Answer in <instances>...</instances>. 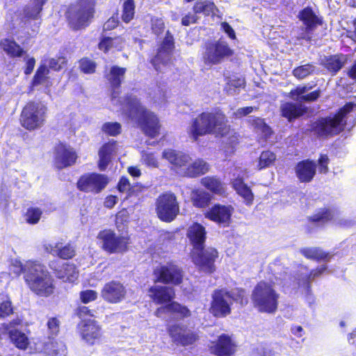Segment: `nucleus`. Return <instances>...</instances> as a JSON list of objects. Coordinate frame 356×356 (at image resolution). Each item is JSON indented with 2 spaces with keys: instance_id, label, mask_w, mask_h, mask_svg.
<instances>
[{
  "instance_id": "1",
  "label": "nucleus",
  "mask_w": 356,
  "mask_h": 356,
  "mask_svg": "<svg viewBox=\"0 0 356 356\" xmlns=\"http://www.w3.org/2000/svg\"><path fill=\"white\" fill-rule=\"evenodd\" d=\"M126 68L113 66L107 74V79L113 88L111 95V101L113 104L120 105L122 112L130 119L138 123L145 133L154 138L159 134L160 125L156 115L149 111H147L135 96H129L124 99L122 103L119 97L118 88L123 81Z\"/></svg>"
},
{
  "instance_id": "2",
  "label": "nucleus",
  "mask_w": 356,
  "mask_h": 356,
  "mask_svg": "<svg viewBox=\"0 0 356 356\" xmlns=\"http://www.w3.org/2000/svg\"><path fill=\"white\" fill-rule=\"evenodd\" d=\"M204 227L199 223H193L188 229L187 236L193 246V259L195 265L207 273L214 270V261L218 256V251L213 248L203 250L206 240Z\"/></svg>"
},
{
  "instance_id": "3",
  "label": "nucleus",
  "mask_w": 356,
  "mask_h": 356,
  "mask_svg": "<svg viewBox=\"0 0 356 356\" xmlns=\"http://www.w3.org/2000/svg\"><path fill=\"white\" fill-rule=\"evenodd\" d=\"M24 274L29 287L37 295L48 297L54 293V280L44 266L27 261L24 265Z\"/></svg>"
},
{
  "instance_id": "4",
  "label": "nucleus",
  "mask_w": 356,
  "mask_h": 356,
  "mask_svg": "<svg viewBox=\"0 0 356 356\" xmlns=\"http://www.w3.org/2000/svg\"><path fill=\"white\" fill-rule=\"evenodd\" d=\"M226 118L222 113H202L194 118L188 129L189 137L197 141L200 137L207 134L224 133L226 131Z\"/></svg>"
},
{
  "instance_id": "5",
  "label": "nucleus",
  "mask_w": 356,
  "mask_h": 356,
  "mask_svg": "<svg viewBox=\"0 0 356 356\" xmlns=\"http://www.w3.org/2000/svg\"><path fill=\"white\" fill-rule=\"evenodd\" d=\"M355 111L356 103H347L334 116L322 118L316 122L314 127V131L319 136L338 134L344 129L346 115Z\"/></svg>"
},
{
  "instance_id": "6",
  "label": "nucleus",
  "mask_w": 356,
  "mask_h": 356,
  "mask_svg": "<svg viewBox=\"0 0 356 356\" xmlns=\"http://www.w3.org/2000/svg\"><path fill=\"white\" fill-rule=\"evenodd\" d=\"M251 298L254 307L260 312L270 314L277 310L279 294L267 282L258 283L252 291Z\"/></svg>"
},
{
  "instance_id": "7",
  "label": "nucleus",
  "mask_w": 356,
  "mask_h": 356,
  "mask_svg": "<svg viewBox=\"0 0 356 356\" xmlns=\"http://www.w3.org/2000/svg\"><path fill=\"white\" fill-rule=\"evenodd\" d=\"M95 0H79L70 6L67 12V18L70 27L79 30L87 26L93 18Z\"/></svg>"
},
{
  "instance_id": "8",
  "label": "nucleus",
  "mask_w": 356,
  "mask_h": 356,
  "mask_svg": "<svg viewBox=\"0 0 356 356\" xmlns=\"http://www.w3.org/2000/svg\"><path fill=\"white\" fill-rule=\"evenodd\" d=\"M97 238L102 248L110 254L126 252L129 243V238L127 236L118 235L111 229L101 231Z\"/></svg>"
},
{
  "instance_id": "9",
  "label": "nucleus",
  "mask_w": 356,
  "mask_h": 356,
  "mask_svg": "<svg viewBox=\"0 0 356 356\" xmlns=\"http://www.w3.org/2000/svg\"><path fill=\"white\" fill-rule=\"evenodd\" d=\"M179 211V204L173 193H166L158 197L156 212L161 220L171 222L175 218Z\"/></svg>"
},
{
  "instance_id": "10",
  "label": "nucleus",
  "mask_w": 356,
  "mask_h": 356,
  "mask_svg": "<svg viewBox=\"0 0 356 356\" xmlns=\"http://www.w3.org/2000/svg\"><path fill=\"white\" fill-rule=\"evenodd\" d=\"M46 106L40 102H31L24 108V127L33 130L42 126L44 121Z\"/></svg>"
},
{
  "instance_id": "11",
  "label": "nucleus",
  "mask_w": 356,
  "mask_h": 356,
  "mask_svg": "<svg viewBox=\"0 0 356 356\" xmlns=\"http://www.w3.org/2000/svg\"><path fill=\"white\" fill-rule=\"evenodd\" d=\"M154 274L156 282L172 285L180 284L184 277L181 268L172 262L156 267Z\"/></svg>"
},
{
  "instance_id": "12",
  "label": "nucleus",
  "mask_w": 356,
  "mask_h": 356,
  "mask_svg": "<svg viewBox=\"0 0 356 356\" xmlns=\"http://www.w3.org/2000/svg\"><path fill=\"white\" fill-rule=\"evenodd\" d=\"M58 350H51L47 342H42L38 338H29L24 333V351L31 354L43 353L50 356H65L67 348L63 343H57Z\"/></svg>"
},
{
  "instance_id": "13",
  "label": "nucleus",
  "mask_w": 356,
  "mask_h": 356,
  "mask_svg": "<svg viewBox=\"0 0 356 356\" xmlns=\"http://www.w3.org/2000/svg\"><path fill=\"white\" fill-rule=\"evenodd\" d=\"M48 0H31L29 5L24 9V32L26 31L31 39L38 31V26L36 22L32 25L29 20H35L40 18L43 6Z\"/></svg>"
},
{
  "instance_id": "14",
  "label": "nucleus",
  "mask_w": 356,
  "mask_h": 356,
  "mask_svg": "<svg viewBox=\"0 0 356 356\" xmlns=\"http://www.w3.org/2000/svg\"><path fill=\"white\" fill-rule=\"evenodd\" d=\"M108 183L106 176L97 173H87L78 180L77 188L84 193L97 194L104 190Z\"/></svg>"
},
{
  "instance_id": "15",
  "label": "nucleus",
  "mask_w": 356,
  "mask_h": 356,
  "mask_svg": "<svg viewBox=\"0 0 356 356\" xmlns=\"http://www.w3.org/2000/svg\"><path fill=\"white\" fill-rule=\"evenodd\" d=\"M232 54V51L225 42H209L206 44L203 59L207 64L215 65Z\"/></svg>"
},
{
  "instance_id": "16",
  "label": "nucleus",
  "mask_w": 356,
  "mask_h": 356,
  "mask_svg": "<svg viewBox=\"0 0 356 356\" xmlns=\"http://www.w3.org/2000/svg\"><path fill=\"white\" fill-rule=\"evenodd\" d=\"M211 312L218 317H224L231 312L229 293L225 289L215 291L212 295Z\"/></svg>"
},
{
  "instance_id": "17",
  "label": "nucleus",
  "mask_w": 356,
  "mask_h": 356,
  "mask_svg": "<svg viewBox=\"0 0 356 356\" xmlns=\"http://www.w3.org/2000/svg\"><path fill=\"white\" fill-rule=\"evenodd\" d=\"M167 330L172 341L177 344L188 346L197 339V334L188 330L187 327L182 323L170 325Z\"/></svg>"
},
{
  "instance_id": "18",
  "label": "nucleus",
  "mask_w": 356,
  "mask_h": 356,
  "mask_svg": "<svg viewBox=\"0 0 356 356\" xmlns=\"http://www.w3.org/2000/svg\"><path fill=\"white\" fill-rule=\"evenodd\" d=\"M174 48L172 36L166 37L159 49L157 55L152 59V63L156 71L165 72L170 66L171 52Z\"/></svg>"
},
{
  "instance_id": "19",
  "label": "nucleus",
  "mask_w": 356,
  "mask_h": 356,
  "mask_svg": "<svg viewBox=\"0 0 356 356\" xmlns=\"http://www.w3.org/2000/svg\"><path fill=\"white\" fill-rule=\"evenodd\" d=\"M126 293V289L122 283L118 281H111L103 286L101 291V297L107 302L116 304L125 298Z\"/></svg>"
},
{
  "instance_id": "20",
  "label": "nucleus",
  "mask_w": 356,
  "mask_h": 356,
  "mask_svg": "<svg viewBox=\"0 0 356 356\" xmlns=\"http://www.w3.org/2000/svg\"><path fill=\"white\" fill-rule=\"evenodd\" d=\"M162 158L167 160L172 165V169L181 176L182 172L192 161L188 154L172 149H164Z\"/></svg>"
},
{
  "instance_id": "21",
  "label": "nucleus",
  "mask_w": 356,
  "mask_h": 356,
  "mask_svg": "<svg viewBox=\"0 0 356 356\" xmlns=\"http://www.w3.org/2000/svg\"><path fill=\"white\" fill-rule=\"evenodd\" d=\"M298 17L305 25V31L300 34L299 38L307 41L312 39V33L321 24V19L314 13L310 8H306L299 13Z\"/></svg>"
},
{
  "instance_id": "22",
  "label": "nucleus",
  "mask_w": 356,
  "mask_h": 356,
  "mask_svg": "<svg viewBox=\"0 0 356 356\" xmlns=\"http://www.w3.org/2000/svg\"><path fill=\"white\" fill-rule=\"evenodd\" d=\"M79 330L82 339L91 345L95 343L102 335L100 326L91 318L81 320Z\"/></svg>"
},
{
  "instance_id": "23",
  "label": "nucleus",
  "mask_w": 356,
  "mask_h": 356,
  "mask_svg": "<svg viewBox=\"0 0 356 356\" xmlns=\"http://www.w3.org/2000/svg\"><path fill=\"white\" fill-rule=\"evenodd\" d=\"M77 156L73 148L59 144L55 148V165L57 168L62 169L75 163Z\"/></svg>"
},
{
  "instance_id": "24",
  "label": "nucleus",
  "mask_w": 356,
  "mask_h": 356,
  "mask_svg": "<svg viewBox=\"0 0 356 356\" xmlns=\"http://www.w3.org/2000/svg\"><path fill=\"white\" fill-rule=\"evenodd\" d=\"M147 294L155 304L162 305L174 299L175 292L172 287L154 284L148 289Z\"/></svg>"
},
{
  "instance_id": "25",
  "label": "nucleus",
  "mask_w": 356,
  "mask_h": 356,
  "mask_svg": "<svg viewBox=\"0 0 356 356\" xmlns=\"http://www.w3.org/2000/svg\"><path fill=\"white\" fill-rule=\"evenodd\" d=\"M234 208L230 205H214L205 214L206 218L219 224L227 225L233 213Z\"/></svg>"
},
{
  "instance_id": "26",
  "label": "nucleus",
  "mask_w": 356,
  "mask_h": 356,
  "mask_svg": "<svg viewBox=\"0 0 356 356\" xmlns=\"http://www.w3.org/2000/svg\"><path fill=\"white\" fill-rule=\"evenodd\" d=\"M51 85V72L47 66V63H40L31 81L28 92L31 93L35 89L39 90L38 87L40 86L47 88Z\"/></svg>"
},
{
  "instance_id": "27",
  "label": "nucleus",
  "mask_w": 356,
  "mask_h": 356,
  "mask_svg": "<svg viewBox=\"0 0 356 356\" xmlns=\"http://www.w3.org/2000/svg\"><path fill=\"white\" fill-rule=\"evenodd\" d=\"M20 319L13 321L9 324L1 323L0 324V338L9 334V337L11 341L19 349L22 348V334L21 331L17 328V326L20 325Z\"/></svg>"
},
{
  "instance_id": "28",
  "label": "nucleus",
  "mask_w": 356,
  "mask_h": 356,
  "mask_svg": "<svg viewBox=\"0 0 356 356\" xmlns=\"http://www.w3.org/2000/svg\"><path fill=\"white\" fill-rule=\"evenodd\" d=\"M311 219L318 224H324L330 220H332L334 224L343 227H349L353 224L352 220L341 217L339 213L330 210L319 212L314 215Z\"/></svg>"
},
{
  "instance_id": "29",
  "label": "nucleus",
  "mask_w": 356,
  "mask_h": 356,
  "mask_svg": "<svg viewBox=\"0 0 356 356\" xmlns=\"http://www.w3.org/2000/svg\"><path fill=\"white\" fill-rule=\"evenodd\" d=\"M236 350V343L227 334L220 335L218 342L211 346V351L218 356H232Z\"/></svg>"
},
{
  "instance_id": "30",
  "label": "nucleus",
  "mask_w": 356,
  "mask_h": 356,
  "mask_svg": "<svg viewBox=\"0 0 356 356\" xmlns=\"http://www.w3.org/2000/svg\"><path fill=\"white\" fill-rule=\"evenodd\" d=\"M46 252L63 259L72 258L75 254L74 248L70 245H63L62 243H49L44 245Z\"/></svg>"
},
{
  "instance_id": "31",
  "label": "nucleus",
  "mask_w": 356,
  "mask_h": 356,
  "mask_svg": "<svg viewBox=\"0 0 356 356\" xmlns=\"http://www.w3.org/2000/svg\"><path fill=\"white\" fill-rule=\"evenodd\" d=\"M316 165L315 162L306 160L300 161L296 168L298 178L301 182H309L316 174Z\"/></svg>"
},
{
  "instance_id": "32",
  "label": "nucleus",
  "mask_w": 356,
  "mask_h": 356,
  "mask_svg": "<svg viewBox=\"0 0 356 356\" xmlns=\"http://www.w3.org/2000/svg\"><path fill=\"white\" fill-rule=\"evenodd\" d=\"M209 170V165L203 159H198L192 161L187 165L186 168L182 172V176L188 177H197L207 173Z\"/></svg>"
},
{
  "instance_id": "33",
  "label": "nucleus",
  "mask_w": 356,
  "mask_h": 356,
  "mask_svg": "<svg viewBox=\"0 0 356 356\" xmlns=\"http://www.w3.org/2000/svg\"><path fill=\"white\" fill-rule=\"evenodd\" d=\"M312 89V86H300L292 90L290 92V97L300 102H313L317 99L320 96V91L315 90L309 94L305 95L309 90Z\"/></svg>"
},
{
  "instance_id": "34",
  "label": "nucleus",
  "mask_w": 356,
  "mask_h": 356,
  "mask_svg": "<svg viewBox=\"0 0 356 356\" xmlns=\"http://www.w3.org/2000/svg\"><path fill=\"white\" fill-rule=\"evenodd\" d=\"M54 265L53 263L50 266L55 270L58 278L69 282H74L77 279L79 273L74 264H65L60 269L55 268Z\"/></svg>"
},
{
  "instance_id": "35",
  "label": "nucleus",
  "mask_w": 356,
  "mask_h": 356,
  "mask_svg": "<svg viewBox=\"0 0 356 356\" xmlns=\"http://www.w3.org/2000/svg\"><path fill=\"white\" fill-rule=\"evenodd\" d=\"M116 141L112 140L104 145L99 151V168L101 170L106 169L111 161V155L115 152Z\"/></svg>"
},
{
  "instance_id": "36",
  "label": "nucleus",
  "mask_w": 356,
  "mask_h": 356,
  "mask_svg": "<svg viewBox=\"0 0 356 356\" xmlns=\"http://www.w3.org/2000/svg\"><path fill=\"white\" fill-rule=\"evenodd\" d=\"M201 184L215 194L221 195L225 193V184L216 177H205L201 179Z\"/></svg>"
},
{
  "instance_id": "37",
  "label": "nucleus",
  "mask_w": 356,
  "mask_h": 356,
  "mask_svg": "<svg viewBox=\"0 0 356 356\" xmlns=\"http://www.w3.org/2000/svg\"><path fill=\"white\" fill-rule=\"evenodd\" d=\"M233 188L237 193L245 200L247 204H251L253 200V194L250 188L244 184L241 178H236L232 182Z\"/></svg>"
},
{
  "instance_id": "38",
  "label": "nucleus",
  "mask_w": 356,
  "mask_h": 356,
  "mask_svg": "<svg viewBox=\"0 0 356 356\" xmlns=\"http://www.w3.org/2000/svg\"><path fill=\"white\" fill-rule=\"evenodd\" d=\"M280 111L282 115L288 119L289 121L296 119L303 113V111L301 107L298 106L295 104L289 102L282 104L280 106Z\"/></svg>"
},
{
  "instance_id": "39",
  "label": "nucleus",
  "mask_w": 356,
  "mask_h": 356,
  "mask_svg": "<svg viewBox=\"0 0 356 356\" xmlns=\"http://www.w3.org/2000/svg\"><path fill=\"white\" fill-rule=\"evenodd\" d=\"M216 11H218V8L214 3L209 0L197 2L193 6V12L195 14L202 13L205 16L216 15Z\"/></svg>"
},
{
  "instance_id": "40",
  "label": "nucleus",
  "mask_w": 356,
  "mask_h": 356,
  "mask_svg": "<svg viewBox=\"0 0 356 356\" xmlns=\"http://www.w3.org/2000/svg\"><path fill=\"white\" fill-rule=\"evenodd\" d=\"M346 61V56L343 54L334 55L327 58L324 65L328 70L337 72L344 65Z\"/></svg>"
},
{
  "instance_id": "41",
  "label": "nucleus",
  "mask_w": 356,
  "mask_h": 356,
  "mask_svg": "<svg viewBox=\"0 0 356 356\" xmlns=\"http://www.w3.org/2000/svg\"><path fill=\"white\" fill-rule=\"evenodd\" d=\"M249 122L255 131L263 137L266 138L271 135V129L265 123L263 119L260 118H251L249 119Z\"/></svg>"
},
{
  "instance_id": "42",
  "label": "nucleus",
  "mask_w": 356,
  "mask_h": 356,
  "mask_svg": "<svg viewBox=\"0 0 356 356\" xmlns=\"http://www.w3.org/2000/svg\"><path fill=\"white\" fill-rule=\"evenodd\" d=\"M0 45L3 51L11 56H19L22 52L20 46L10 39L1 40Z\"/></svg>"
},
{
  "instance_id": "43",
  "label": "nucleus",
  "mask_w": 356,
  "mask_h": 356,
  "mask_svg": "<svg viewBox=\"0 0 356 356\" xmlns=\"http://www.w3.org/2000/svg\"><path fill=\"white\" fill-rule=\"evenodd\" d=\"M191 199L195 207L203 208L207 205L209 201V195L203 191L195 190L192 192Z\"/></svg>"
},
{
  "instance_id": "44",
  "label": "nucleus",
  "mask_w": 356,
  "mask_h": 356,
  "mask_svg": "<svg viewBox=\"0 0 356 356\" xmlns=\"http://www.w3.org/2000/svg\"><path fill=\"white\" fill-rule=\"evenodd\" d=\"M301 252L308 259L324 260L330 257L327 253L316 248H305L301 250Z\"/></svg>"
},
{
  "instance_id": "45",
  "label": "nucleus",
  "mask_w": 356,
  "mask_h": 356,
  "mask_svg": "<svg viewBox=\"0 0 356 356\" xmlns=\"http://www.w3.org/2000/svg\"><path fill=\"white\" fill-rule=\"evenodd\" d=\"M276 160L275 154L270 151L263 152L259 159L258 169L262 170L270 167Z\"/></svg>"
},
{
  "instance_id": "46",
  "label": "nucleus",
  "mask_w": 356,
  "mask_h": 356,
  "mask_svg": "<svg viewBox=\"0 0 356 356\" xmlns=\"http://www.w3.org/2000/svg\"><path fill=\"white\" fill-rule=\"evenodd\" d=\"M135 5L133 0H126L123 3L122 19L126 22L129 23L134 16Z\"/></svg>"
},
{
  "instance_id": "47",
  "label": "nucleus",
  "mask_w": 356,
  "mask_h": 356,
  "mask_svg": "<svg viewBox=\"0 0 356 356\" xmlns=\"http://www.w3.org/2000/svg\"><path fill=\"white\" fill-rule=\"evenodd\" d=\"M170 314L177 315L180 318H186L191 316L190 310L185 306L172 302L170 304Z\"/></svg>"
},
{
  "instance_id": "48",
  "label": "nucleus",
  "mask_w": 356,
  "mask_h": 356,
  "mask_svg": "<svg viewBox=\"0 0 356 356\" xmlns=\"http://www.w3.org/2000/svg\"><path fill=\"white\" fill-rule=\"evenodd\" d=\"M224 133H218L216 136L224 138L223 142L231 147H233L238 142V135L234 130H231L227 125L226 131Z\"/></svg>"
},
{
  "instance_id": "49",
  "label": "nucleus",
  "mask_w": 356,
  "mask_h": 356,
  "mask_svg": "<svg viewBox=\"0 0 356 356\" xmlns=\"http://www.w3.org/2000/svg\"><path fill=\"white\" fill-rule=\"evenodd\" d=\"M315 67L310 64L304 65L293 70V75L299 79H302L315 71Z\"/></svg>"
},
{
  "instance_id": "50",
  "label": "nucleus",
  "mask_w": 356,
  "mask_h": 356,
  "mask_svg": "<svg viewBox=\"0 0 356 356\" xmlns=\"http://www.w3.org/2000/svg\"><path fill=\"white\" fill-rule=\"evenodd\" d=\"M60 325V322L56 317L49 318L47 323V326L48 334L49 337H50V339H54V337L58 334Z\"/></svg>"
},
{
  "instance_id": "51",
  "label": "nucleus",
  "mask_w": 356,
  "mask_h": 356,
  "mask_svg": "<svg viewBox=\"0 0 356 356\" xmlns=\"http://www.w3.org/2000/svg\"><path fill=\"white\" fill-rule=\"evenodd\" d=\"M102 131L107 135L115 136L121 131V125L118 122H106L102 127Z\"/></svg>"
},
{
  "instance_id": "52",
  "label": "nucleus",
  "mask_w": 356,
  "mask_h": 356,
  "mask_svg": "<svg viewBox=\"0 0 356 356\" xmlns=\"http://www.w3.org/2000/svg\"><path fill=\"white\" fill-rule=\"evenodd\" d=\"M42 211L39 208L31 207L26 213V220L28 223L35 225L38 223L41 218Z\"/></svg>"
},
{
  "instance_id": "53",
  "label": "nucleus",
  "mask_w": 356,
  "mask_h": 356,
  "mask_svg": "<svg viewBox=\"0 0 356 356\" xmlns=\"http://www.w3.org/2000/svg\"><path fill=\"white\" fill-rule=\"evenodd\" d=\"M13 307L10 299L3 296L0 302V317H6L13 313Z\"/></svg>"
},
{
  "instance_id": "54",
  "label": "nucleus",
  "mask_w": 356,
  "mask_h": 356,
  "mask_svg": "<svg viewBox=\"0 0 356 356\" xmlns=\"http://www.w3.org/2000/svg\"><path fill=\"white\" fill-rule=\"evenodd\" d=\"M229 293L230 300L240 303L242 306L248 303V298L245 297V292L241 289H236Z\"/></svg>"
},
{
  "instance_id": "55",
  "label": "nucleus",
  "mask_w": 356,
  "mask_h": 356,
  "mask_svg": "<svg viewBox=\"0 0 356 356\" xmlns=\"http://www.w3.org/2000/svg\"><path fill=\"white\" fill-rule=\"evenodd\" d=\"M41 63H47V66L49 70L59 71L65 63V59L63 57H59L57 58L44 59Z\"/></svg>"
},
{
  "instance_id": "56",
  "label": "nucleus",
  "mask_w": 356,
  "mask_h": 356,
  "mask_svg": "<svg viewBox=\"0 0 356 356\" xmlns=\"http://www.w3.org/2000/svg\"><path fill=\"white\" fill-rule=\"evenodd\" d=\"M141 161L148 167L158 168L159 162L154 154L151 152H143L141 156Z\"/></svg>"
},
{
  "instance_id": "57",
  "label": "nucleus",
  "mask_w": 356,
  "mask_h": 356,
  "mask_svg": "<svg viewBox=\"0 0 356 356\" xmlns=\"http://www.w3.org/2000/svg\"><path fill=\"white\" fill-rule=\"evenodd\" d=\"M120 41L121 38H115L114 39L105 38L99 42V48L104 52H106L111 47L118 44Z\"/></svg>"
},
{
  "instance_id": "58",
  "label": "nucleus",
  "mask_w": 356,
  "mask_h": 356,
  "mask_svg": "<svg viewBox=\"0 0 356 356\" xmlns=\"http://www.w3.org/2000/svg\"><path fill=\"white\" fill-rule=\"evenodd\" d=\"M245 81L242 78H236L234 77L231 79L227 83V86L226 87V90L228 93L232 94V90L234 88H239L244 86Z\"/></svg>"
},
{
  "instance_id": "59",
  "label": "nucleus",
  "mask_w": 356,
  "mask_h": 356,
  "mask_svg": "<svg viewBox=\"0 0 356 356\" xmlns=\"http://www.w3.org/2000/svg\"><path fill=\"white\" fill-rule=\"evenodd\" d=\"M95 63L89 59L85 58L82 59L80 61V67L81 70L87 74L93 73L95 70Z\"/></svg>"
},
{
  "instance_id": "60",
  "label": "nucleus",
  "mask_w": 356,
  "mask_h": 356,
  "mask_svg": "<svg viewBox=\"0 0 356 356\" xmlns=\"http://www.w3.org/2000/svg\"><path fill=\"white\" fill-rule=\"evenodd\" d=\"M97 298V293L94 290H86L80 293V298L83 303L94 301Z\"/></svg>"
},
{
  "instance_id": "61",
  "label": "nucleus",
  "mask_w": 356,
  "mask_h": 356,
  "mask_svg": "<svg viewBox=\"0 0 356 356\" xmlns=\"http://www.w3.org/2000/svg\"><path fill=\"white\" fill-rule=\"evenodd\" d=\"M151 21L153 32L156 35L161 33L165 28L163 20L161 18L152 17Z\"/></svg>"
},
{
  "instance_id": "62",
  "label": "nucleus",
  "mask_w": 356,
  "mask_h": 356,
  "mask_svg": "<svg viewBox=\"0 0 356 356\" xmlns=\"http://www.w3.org/2000/svg\"><path fill=\"white\" fill-rule=\"evenodd\" d=\"M257 110H258V108L256 106H246V107L239 108L234 113V115L236 116V118H240L243 116H246Z\"/></svg>"
},
{
  "instance_id": "63",
  "label": "nucleus",
  "mask_w": 356,
  "mask_h": 356,
  "mask_svg": "<svg viewBox=\"0 0 356 356\" xmlns=\"http://www.w3.org/2000/svg\"><path fill=\"white\" fill-rule=\"evenodd\" d=\"M149 95L155 102H162L165 99V92L160 88H156L153 92H150Z\"/></svg>"
},
{
  "instance_id": "64",
  "label": "nucleus",
  "mask_w": 356,
  "mask_h": 356,
  "mask_svg": "<svg viewBox=\"0 0 356 356\" xmlns=\"http://www.w3.org/2000/svg\"><path fill=\"white\" fill-rule=\"evenodd\" d=\"M198 17H197V14L195 13L193 14L188 13L185 15L181 19V24L183 26H189L192 24H195L197 22Z\"/></svg>"
}]
</instances>
